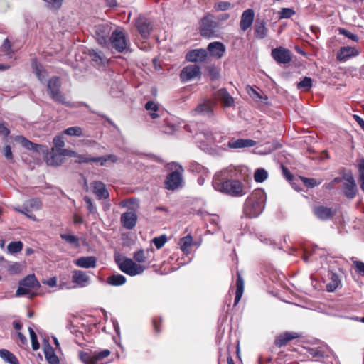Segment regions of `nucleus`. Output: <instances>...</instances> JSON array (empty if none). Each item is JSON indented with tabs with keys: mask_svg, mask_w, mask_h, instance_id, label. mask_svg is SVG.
<instances>
[{
	"mask_svg": "<svg viewBox=\"0 0 364 364\" xmlns=\"http://www.w3.org/2000/svg\"><path fill=\"white\" fill-rule=\"evenodd\" d=\"M240 171V167L230 165L215 173L213 179L214 189L232 197L245 196L247 190L237 178Z\"/></svg>",
	"mask_w": 364,
	"mask_h": 364,
	"instance_id": "nucleus-1",
	"label": "nucleus"
},
{
	"mask_svg": "<svg viewBox=\"0 0 364 364\" xmlns=\"http://www.w3.org/2000/svg\"><path fill=\"white\" fill-rule=\"evenodd\" d=\"M266 199V194L262 190L254 191L244 203V214L250 218L259 216L264 210Z\"/></svg>",
	"mask_w": 364,
	"mask_h": 364,
	"instance_id": "nucleus-2",
	"label": "nucleus"
},
{
	"mask_svg": "<svg viewBox=\"0 0 364 364\" xmlns=\"http://www.w3.org/2000/svg\"><path fill=\"white\" fill-rule=\"evenodd\" d=\"M61 80L58 77L50 78L47 85V92L50 97L55 102L65 105L68 107H73L74 105L67 100L64 94L60 91Z\"/></svg>",
	"mask_w": 364,
	"mask_h": 364,
	"instance_id": "nucleus-3",
	"label": "nucleus"
},
{
	"mask_svg": "<svg viewBox=\"0 0 364 364\" xmlns=\"http://www.w3.org/2000/svg\"><path fill=\"white\" fill-rule=\"evenodd\" d=\"M129 40L122 28H117L112 31L109 39V45L117 52L123 53L129 48Z\"/></svg>",
	"mask_w": 364,
	"mask_h": 364,
	"instance_id": "nucleus-4",
	"label": "nucleus"
},
{
	"mask_svg": "<svg viewBox=\"0 0 364 364\" xmlns=\"http://www.w3.org/2000/svg\"><path fill=\"white\" fill-rule=\"evenodd\" d=\"M120 270L129 276H136L141 274L146 267L135 263L132 259L124 258L121 261L116 259Z\"/></svg>",
	"mask_w": 364,
	"mask_h": 364,
	"instance_id": "nucleus-5",
	"label": "nucleus"
},
{
	"mask_svg": "<svg viewBox=\"0 0 364 364\" xmlns=\"http://www.w3.org/2000/svg\"><path fill=\"white\" fill-rule=\"evenodd\" d=\"M42 208V203L38 199H30L26 200L22 207L16 206L14 209L15 211L25 215L27 218L33 221L36 220V216L32 213L33 211L39 210Z\"/></svg>",
	"mask_w": 364,
	"mask_h": 364,
	"instance_id": "nucleus-6",
	"label": "nucleus"
},
{
	"mask_svg": "<svg viewBox=\"0 0 364 364\" xmlns=\"http://www.w3.org/2000/svg\"><path fill=\"white\" fill-rule=\"evenodd\" d=\"M112 31V26L109 24H99L95 28V38L100 45L107 47L109 45V39Z\"/></svg>",
	"mask_w": 364,
	"mask_h": 364,
	"instance_id": "nucleus-7",
	"label": "nucleus"
},
{
	"mask_svg": "<svg viewBox=\"0 0 364 364\" xmlns=\"http://www.w3.org/2000/svg\"><path fill=\"white\" fill-rule=\"evenodd\" d=\"M218 22L214 20L213 16L208 15L201 19L200 31L203 36L206 38L213 37L218 31Z\"/></svg>",
	"mask_w": 364,
	"mask_h": 364,
	"instance_id": "nucleus-8",
	"label": "nucleus"
},
{
	"mask_svg": "<svg viewBox=\"0 0 364 364\" xmlns=\"http://www.w3.org/2000/svg\"><path fill=\"white\" fill-rule=\"evenodd\" d=\"M35 287H39L40 284L34 274H29L20 281L16 295L17 296L26 295L29 293L31 288Z\"/></svg>",
	"mask_w": 364,
	"mask_h": 364,
	"instance_id": "nucleus-9",
	"label": "nucleus"
},
{
	"mask_svg": "<svg viewBox=\"0 0 364 364\" xmlns=\"http://www.w3.org/2000/svg\"><path fill=\"white\" fill-rule=\"evenodd\" d=\"M183 168L181 166L175 171L168 175L165 181V187L168 190H175L179 187L182 182Z\"/></svg>",
	"mask_w": 364,
	"mask_h": 364,
	"instance_id": "nucleus-10",
	"label": "nucleus"
},
{
	"mask_svg": "<svg viewBox=\"0 0 364 364\" xmlns=\"http://www.w3.org/2000/svg\"><path fill=\"white\" fill-rule=\"evenodd\" d=\"M271 55L276 62L286 64L291 60V51L285 48L279 47L272 50Z\"/></svg>",
	"mask_w": 364,
	"mask_h": 364,
	"instance_id": "nucleus-11",
	"label": "nucleus"
},
{
	"mask_svg": "<svg viewBox=\"0 0 364 364\" xmlns=\"http://www.w3.org/2000/svg\"><path fill=\"white\" fill-rule=\"evenodd\" d=\"M200 75V67L196 64H193L188 65L182 69L180 74V78L182 82H188Z\"/></svg>",
	"mask_w": 364,
	"mask_h": 364,
	"instance_id": "nucleus-12",
	"label": "nucleus"
},
{
	"mask_svg": "<svg viewBox=\"0 0 364 364\" xmlns=\"http://www.w3.org/2000/svg\"><path fill=\"white\" fill-rule=\"evenodd\" d=\"M343 190L345 196L348 199H353L356 196L358 188L353 176H346V181L343 183Z\"/></svg>",
	"mask_w": 364,
	"mask_h": 364,
	"instance_id": "nucleus-13",
	"label": "nucleus"
},
{
	"mask_svg": "<svg viewBox=\"0 0 364 364\" xmlns=\"http://www.w3.org/2000/svg\"><path fill=\"white\" fill-rule=\"evenodd\" d=\"M359 54L360 51L355 47L343 46L338 51L336 58L338 61H346L350 58L358 56Z\"/></svg>",
	"mask_w": 364,
	"mask_h": 364,
	"instance_id": "nucleus-14",
	"label": "nucleus"
},
{
	"mask_svg": "<svg viewBox=\"0 0 364 364\" xmlns=\"http://www.w3.org/2000/svg\"><path fill=\"white\" fill-rule=\"evenodd\" d=\"M135 25L138 31L143 38H147L149 36L150 32L152 30V26L149 19L143 16H139L136 19Z\"/></svg>",
	"mask_w": 364,
	"mask_h": 364,
	"instance_id": "nucleus-15",
	"label": "nucleus"
},
{
	"mask_svg": "<svg viewBox=\"0 0 364 364\" xmlns=\"http://www.w3.org/2000/svg\"><path fill=\"white\" fill-rule=\"evenodd\" d=\"M215 104L211 100H204L200 103L194 109L196 114L211 117L213 114V107Z\"/></svg>",
	"mask_w": 364,
	"mask_h": 364,
	"instance_id": "nucleus-16",
	"label": "nucleus"
},
{
	"mask_svg": "<svg viewBox=\"0 0 364 364\" xmlns=\"http://www.w3.org/2000/svg\"><path fill=\"white\" fill-rule=\"evenodd\" d=\"M255 18V12L252 9L245 10L241 16L240 22V29L243 31H247L252 24Z\"/></svg>",
	"mask_w": 364,
	"mask_h": 364,
	"instance_id": "nucleus-17",
	"label": "nucleus"
},
{
	"mask_svg": "<svg viewBox=\"0 0 364 364\" xmlns=\"http://www.w3.org/2000/svg\"><path fill=\"white\" fill-rule=\"evenodd\" d=\"M120 221L124 228L128 230H131L136 224V214L134 212H126L122 214L120 217Z\"/></svg>",
	"mask_w": 364,
	"mask_h": 364,
	"instance_id": "nucleus-18",
	"label": "nucleus"
},
{
	"mask_svg": "<svg viewBox=\"0 0 364 364\" xmlns=\"http://www.w3.org/2000/svg\"><path fill=\"white\" fill-rule=\"evenodd\" d=\"M256 145V141L249 139H237L228 142L227 146L230 149H237L252 147Z\"/></svg>",
	"mask_w": 364,
	"mask_h": 364,
	"instance_id": "nucleus-19",
	"label": "nucleus"
},
{
	"mask_svg": "<svg viewBox=\"0 0 364 364\" xmlns=\"http://www.w3.org/2000/svg\"><path fill=\"white\" fill-rule=\"evenodd\" d=\"M91 187L94 194L98 199H107L109 198V192L106 186L100 181H94L91 183Z\"/></svg>",
	"mask_w": 364,
	"mask_h": 364,
	"instance_id": "nucleus-20",
	"label": "nucleus"
},
{
	"mask_svg": "<svg viewBox=\"0 0 364 364\" xmlns=\"http://www.w3.org/2000/svg\"><path fill=\"white\" fill-rule=\"evenodd\" d=\"M208 50L210 52L212 56L217 58H221L225 53L226 48L223 43L215 41L208 44Z\"/></svg>",
	"mask_w": 364,
	"mask_h": 364,
	"instance_id": "nucleus-21",
	"label": "nucleus"
},
{
	"mask_svg": "<svg viewBox=\"0 0 364 364\" xmlns=\"http://www.w3.org/2000/svg\"><path fill=\"white\" fill-rule=\"evenodd\" d=\"M207 57V51L205 49H195L189 51L186 59L189 62H204Z\"/></svg>",
	"mask_w": 364,
	"mask_h": 364,
	"instance_id": "nucleus-22",
	"label": "nucleus"
},
{
	"mask_svg": "<svg viewBox=\"0 0 364 364\" xmlns=\"http://www.w3.org/2000/svg\"><path fill=\"white\" fill-rule=\"evenodd\" d=\"M255 36L258 39H264L268 33L266 22L263 19L257 18L254 25Z\"/></svg>",
	"mask_w": 364,
	"mask_h": 364,
	"instance_id": "nucleus-23",
	"label": "nucleus"
},
{
	"mask_svg": "<svg viewBox=\"0 0 364 364\" xmlns=\"http://www.w3.org/2000/svg\"><path fill=\"white\" fill-rule=\"evenodd\" d=\"M198 138L205 141L208 145L220 143L222 141L223 136L219 133L213 134L211 132H206L198 134Z\"/></svg>",
	"mask_w": 364,
	"mask_h": 364,
	"instance_id": "nucleus-24",
	"label": "nucleus"
},
{
	"mask_svg": "<svg viewBox=\"0 0 364 364\" xmlns=\"http://www.w3.org/2000/svg\"><path fill=\"white\" fill-rule=\"evenodd\" d=\"M45 160L46 164L49 166H58L63 163L64 158L60 152L55 153L53 150L46 154Z\"/></svg>",
	"mask_w": 364,
	"mask_h": 364,
	"instance_id": "nucleus-25",
	"label": "nucleus"
},
{
	"mask_svg": "<svg viewBox=\"0 0 364 364\" xmlns=\"http://www.w3.org/2000/svg\"><path fill=\"white\" fill-rule=\"evenodd\" d=\"M90 277L87 274L81 270H75L73 272L72 281L80 287H85L89 282Z\"/></svg>",
	"mask_w": 364,
	"mask_h": 364,
	"instance_id": "nucleus-26",
	"label": "nucleus"
},
{
	"mask_svg": "<svg viewBox=\"0 0 364 364\" xmlns=\"http://www.w3.org/2000/svg\"><path fill=\"white\" fill-rule=\"evenodd\" d=\"M75 264L82 268H94L97 264V258L93 256L80 257L75 260Z\"/></svg>",
	"mask_w": 364,
	"mask_h": 364,
	"instance_id": "nucleus-27",
	"label": "nucleus"
},
{
	"mask_svg": "<svg viewBox=\"0 0 364 364\" xmlns=\"http://www.w3.org/2000/svg\"><path fill=\"white\" fill-rule=\"evenodd\" d=\"M154 250L151 249L139 250L134 252V259L139 263H144L147 261L151 262L149 259L153 257Z\"/></svg>",
	"mask_w": 364,
	"mask_h": 364,
	"instance_id": "nucleus-28",
	"label": "nucleus"
},
{
	"mask_svg": "<svg viewBox=\"0 0 364 364\" xmlns=\"http://www.w3.org/2000/svg\"><path fill=\"white\" fill-rule=\"evenodd\" d=\"M297 338H299V335L296 333L285 332L277 337L274 343L277 346L282 347L286 345L289 341Z\"/></svg>",
	"mask_w": 364,
	"mask_h": 364,
	"instance_id": "nucleus-29",
	"label": "nucleus"
},
{
	"mask_svg": "<svg viewBox=\"0 0 364 364\" xmlns=\"http://www.w3.org/2000/svg\"><path fill=\"white\" fill-rule=\"evenodd\" d=\"M91 60L95 63V65L100 66L104 65L107 63V58L103 55L101 51H97L95 50H90L88 53Z\"/></svg>",
	"mask_w": 364,
	"mask_h": 364,
	"instance_id": "nucleus-30",
	"label": "nucleus"
},
{
	"mask_svg": "<svg viewBox=\"0 0 364 364\" xmlns=\"http://www.w3.org/2000/svg\"><path fill=\"white\" fill-rule=\"evenodd\" d=\"M44 355L49 364H60L58 357L56 355L53 347L48 344L44 348Z\"/></svg>",
	"mask_w": 364,
	"mask_h": 364,
	"instance_id": "nucleus-31",
	"label": "nucleus"
},
{
	"mask_svg": "<svg viewBox=\"0 0 364 364\" xmlns=\"http://www.w3.org/2000/svg\"><path fill=\"white\" fill-rule=\"evenodd\" d=\"M244 292V280L242 277L241 274L237 272V279H236V292H235V298L234 305H237L238 302L240 301L241 297Z\"/></svg>",
	"mask_w": 364,
	"mask_h": 364,
	"instance_id": "nucleus-32",
	"label": "nucleus"
},
{
	"mask_svg": "<svg viewBox=\"0 0 364 364\" xmlns=\"http://www.w3.org/2000/svg\"><path fill=\"white\" fill-rule=\"evenodd\" d=\"M314 212V214L321 220L330 219L333 215L332 210L324 206L316 207Z\"/></svg>",
	"mask_w": 364,
	"mask_h": 364,
	"instance_id": "nucleus-33",
	"label": "nucleus"
},
{
	"mask_svg": "<svg viewBox=\"0 0 364 364\" xmlns=\"http://www.w3.org/2000/svg\"><path fill=\"white\" fill-rule=\"evenodd\" d=\"M218 97L225 107H231L234 105L233 97L225 89H220L218 91Z\"/></svg>",
	"mask_w": 364,
	"mask_h": 364,
	"instance_id": "nucleus-34",
	"label": "nucleus"
},
{
	"mask_svg": "<svg viewBox=\"0 0 364 364\" xmlns=\"http://www.w3.org/2000/svg\"><path fill=\"white\" fill-rule=\"evenodd\" d=\"M341 284L339 276L333 272L329 273V282L326 285L327 291L329 292L334 291Z\"/></svg>",
	"mask_w": 364,
	"mask_h": 364,
	"instance_id": "nucleus-35",
	"label": "nucleus"
},
{
	"mask_svg": "<svg viewBox=\"0 0 364 364\" xmlns=\"http://www.w3.org/2000/svg\"><path fill=\"white\" fill-rule=\"evenodd\" d=\"M15 140L19 143L21 144V145L25 147L26 149L28 150H33L35 151L38 152L40 149L41 148V146L34 144L27 139H26L23 136H17L15 139Z\"/></svg>",
	"mask_w": 364,
	"mask_h": 364,
	"instance_id": "nucleus-36",
	"label": "nucleus"
},
{
	"mask_svg": "<svg viewBox=\"0 0 364 364\" xmlns=\"http://www.w3.org/2000/svg\"><path fill=\"white\" fill-rule=\"evenodd\" d=\"M180 248L186 255L191 252V247L193 245V237L191 235L182 237L179 242Z\"/></svg>",
	"mask_w": 364,
	"mask_h": 364,
	"instance_id": "nucleus-37",
	"label": "nucleus"
},
{
	"mask_svg": "<svg viewBox=\"0 0 364 364\" xmlns=\"http://www.w3.org/2000/svg\"><path fill=\"white\" fill-rule=\"evenodd\" d=\"M145 109L149 112V115L153 119H155L160 116L159 105L152 100L148 101L146 103Z\"/></svg>",
	"mask_w": 364,
	"mask_h": 364,
	"instance_id": "nucleus-38",
	"label": "nucleus"
},
{
	"mask_svg": "<svg viewBox=\"0 0 364 364\" xmlns=\"http://www.w3.org/2000/svg\"><path fill=\"white\" fill-rule=\"evenodd\" d=\"M0 357L9 364H19L17 358L14 354L6 349L0 350Z\"/></svg>",
	"mask_w": 364,
	"mask_h": 364,
	"instance_id": "nucleus-39",
	"label": "nucleus"
},
{
	"mask_svg": "<svg viewBox=\"0 0 364 364\" xmlns=\"http://www.w3.org/2000/svg\"><path fill=\"white\" fill-rule=\"evenodd\" d=\"M126 277L122 274H113L107 278V283L112 286H121L126 282Z\"/></svg>",
	"mask_w": 364,
	"mask_h": 364,
	"instance_id": "nucleus-40",
	"label": "nucleus"
},
{
	"mask_svg": "<svg viewBox=\"0 0 364 364\" xmlns=\"http://www.w3.org/2000/svg\"><path fill=\"white\" fill-rule=\"evenodd\" d=\"M358 181L362 191L364 193V159L358 160Z\"/></svg>",
	"mask_w": 364,
	"mask_h": 364,
	"instance_id": "nucleus-41",
	"label": "nucleus"
},
{
	"mask_svg": "<svg viewBox=\"0 0 364 364\" xmlns=\"http://www.w3.org/2000/svg\"><path fill=\"white\" fill-rule=\"evenodd\" d=\"M63 134L72 136H84V134L81 127L75 126L70 127L63 131Z\"/></svg>",
	"mask_w": 364,
	"mask_h": 364,
	"instance_id": "nucleus-42",
	"label": "nucleus"
},
{
	"mask_svg": "<svg viewBox=\"0 0 364 364\" xmlns=\"http://www.w3.org/2000/svg\"><path fill=\"white\" fill-rule=\"evenodd\" d=\"M23 246L21 241L11 242L8 245L7 250L10 254L18 253L22 250Z\"/></svg>",
	"mask_w": 364,
	"mask_h": 364,
	"instance_id": "nucleus-43",
	"label": "nucleus"
},
{
	"mask_svg": "<svg viewBox=\"0 0 364 364\" xmlns=\"http://www.w3.org/2000/svg\"><path fill=\"white\" fill-rule=\"evenodd\" d=\"M80 360L84 364H97V360H95V355H90L88 353L80 352L79 355Z\"/></svg>",
	"mask_w": 364,
	"mask_h": 364,
	"instance_id": "nucleus-44",
	"label": "nucleus"
},
{
	"mask_svg": "<svg viewBox=\"0 0 364 364\" xmlns=\"http://www.w3.org/2000/svg\"><path fill=\"white\" fill-rule=\"evenodd\" d=\"M268 176V173L264 168H257L254 174V179L257 183H262Z\"/></svg>",
	"mask_w": 364,
	"mask_h": 364,
	"instance_id": "nucleus-45",
	"label": "nucleus"
},
{
	"mask_svg": "<svg viewBox=\"0 0 364 364\" xmlns=\"http://www.w3.org/2000/svg\"><path fill=\"white\" fill-rule=\"evenodd\" d=\"M1 51L10 58L12 57L13 54L14 53V50L12 48L11 43L9 38H6L4 41V43L1 47Z\"/></svg>",
	"mask_w": 364,
	"mask_h": 364,
	"instance_id": "nucleus-46",
	"label": "nucleus"
},
{
	"mask_svg": "<svg viewBox=\"0 0 364 364\" xmlns=\"http://www.w3.org/2000/svg\"><path fill=\"white\" fill-rule=\"evenodd\" d=\"M312 87V80L311 77H305L298 84L297 87L304 91H309Z\"/></svg>",
	"mask_w": 364,
	"mask_h": 364,
	"instance_id": "nucleus-47",
	"label": "nucleus"
},
{
	"mask_svg": "<svg viewBox=\"0 0 364 364\" xmlns=\"http://www.w3.org/2000/svg\"><path fill=\"white\" fill-rule=\"evenodd\" d=\"M97 162H100L101 166H104L106 164L107 161H111L112 163H115L117 161V157L114 154H108L105 156H99L96 157Z\"/></svg>",
	"mask_w": 364,
	"mask_h": 364,
	"instance_id": "nucleus-48",
	"label": "nucleus"
},
{
	"mask_svg": "<svg viewBox=\"0 0 364 364\" xmlns=\"http://www.w3.org/2000/svg\"><path fill=\"white\" fill-rule=\"evenodd\" d=\"M23 267V265L20 262H11L7 269L11 274H16L21 272Z\"/></svg>",
	"mask_w": 364,
	"mask_h": 364,
	"instance_id": "nucleus-49",
	"label": "nucleus"
},
{
	"mask_svg": "<svg viewBox=\"0 0 364 364\" xmlns=\"http://www.w3.org/2000/svg\"><path fill=\"white\" fill-rule=\"evenodd\" d=\"M33 67L35 70V73L38 78V80L42 82H45V80L46 77V71L43 70L41 69V67L38 65L36 63H33Z\"/></svg>",
	"mask_w": 364,
	"mask_h": 364,
	"instance_id": "nucleus-50",
	"label": "nucleus"
},
{
	"mask_svg": "<svg viewBox=\"0 0 364 364\" xmlns=\"http://www.w3.org/2000/svg\"><path fill=\"white\" fill-rule=\"evenodd\" d=\"M232 7V5L229 1H218L215 4L214 8L216 11H227Z\"/></svg>",
	"mask_w": 364,
	"mask_h": 364,
	"instance_id": "nucleus-51",
	"label": "nucleus"
},
{
	"mask_svg": "<svg viewBox=\"0 0 364 364\" xmlns=\"http://www.w3.org/2000/svg\"><path fill=\"white\" fill-rule=\"evenodd\" d=\"M75 157L77 158L75 162L79 163V164L89 163V162H97L96 157H90L85 154H77V156H75Z\"/></svg>",
	"mask_w": 364,
	"mask_h": 364,
	"instance_id": "nucleus-52",
	"label": "nucleus"
},
{
	"mask_svg": "<svg viewBox=\"0 0 364 364\" xmlns=\"http://www.w3.org/2000/svg\"><path fill=\"white\" fill-rule=\"evenodd\" d=\"M152 242L157 249H160L167 242V237L166 235H162L159 237H154Z\"/></svg>",
	"mask_w": 364,
	"mask_h": 364,
	"instance_id": "nucleus-53",
	"label": "nucleus"
},
{
	"mask_svg": "<svg viewBox=\"0 0 364 364\" xmlns=\"http://www.w3.org/2000/svg\"><path fill=\"white\" fill-rule=\"evenodd\" d=\"M60 237L66 241L69 244H73L76 246L79 245V239L78 237L72 235H68V234H61Z\"/></svg>",
	"mask_w": 364,
	"mask_h": 364,
	"instance_id": "nucleus-54",
	"label": "nucleus"
},
{
	"mask_svg": "<svg viewBox=\"0 0 364 364\" xmlns=\"http://www.w3.org/2000/svg\"><path fill=\"white\" fill-rule=\"evenodd\" d=\"M338 33L339 34L345 36L346 37L352 40L353 41L357 42L359 40V38L357 35L348 31V30L343 28H339Z\"/></svg>",
	"mask_w": 364,
	"mask_h": 364,
	"instance_id": "nucleus-55",
	"label": "nucleus"
},
{
	"mask_svg": "<svg viewBox=\"0 0 364 364\" xmlns=\"http://www.w3.org/2000/svg\"><path fill=\"white\" fill-rule=\"evenodd\" d=\"M279 18H289L295 14L294 10L290 8H283L279 13Z\"/></svg>",
	"mask_w": 364,
	"mask_h": 364,
	"instance_id": "nucleus-56",
	"label": "nucleus"
},
{
	"mask_svg": "<svg viewBox=\"0 0 364 364\" xmlns=\"http://www.w3.org/2000/svg\"><path fill=\"white\" fill-rule=\"evenodd\" d=\"M110 355V351L109 350H104L97 353H95V360H97V364H104L102 360L105 358L108 357Z\"/></svg>",
	"mask_w": 364,
	"mask_h": 364,
	"instance_id": "nucleus-57",
	"label": "nucleus"
},
{
	"mask_svg": "<svg viewBox=\"0 0 364 364\" xmlns=\"http://www.w3.org/2000/svg\"><path fill=\"white\" fill-rule=\"evenodd\" d=\"M301 179L304 182V183L309 188H314L321 183V181H317L314 178H308L305 177H301Z\"/></svg>",
	"mask_w": 364,
	"mask_h": 364,
	"instance_id": "nucleus-58",
	"label": "nucleus"
},
{
	"mask_svg": "<svg viewBox=\"0 0 364 364\" xmlns=\"http://www.w3.org/2000/svg\"><path fill=\"white\" fill-rule=\"evenodd\" d=\"M84 200L86 203L87 208L89 213H91V214L96 213V212H97L96 211V207L92 203L91 198H89L88 196H85L84 197Z\"/></svg>",
	"mask_w": 364,
	"mask_h": 364,
	"instance_id": "nucleus-59",
	"label": "nucleus"
},
{
	"mask_svg": "<svg viewBox=\"0 0 364 364\" xmlns=\"http://www.w3.org/2000/svg\"><path fill=\"white\" fill-rule=\"evenodd\" d=\"M166 123L168 126L163 130L165 133L171 134L178 128V126L176 123L172 122L171 120L167 121Z\"/></svg>",
	"mask_w": 364,
	"mask_h": 364,
	"instance_id": "nucleus-60",
	"label": "nucleus"
},
{
	"mask_svg": "<svg viewBox=\"0 0 364 364\" xmlns=\"http://www.w3.org/2000/svg\"><path fill=\"white\" fill-rule=\"evenodd\" d=\"M247 92L249 95L256 101H259L262 98L261 95L251 87H247Z\"/></svg>",
	"mask_w": 364,
	"mask_h": 364,
	"instance_id": "nucleus-61",
	"label": "nucleus"
},
{
	"mask_svg": "<svg viewBox=\"0 0 364 364\" xmlns=\"http://www.w3.org/2000/svg\"><path fill=\"white\" fill-rule=\"evenodd\" d=\"M53 144L56 149L61 150V148L64 146L65 142L61 136H56L53 138Z\"/></svg>",
	"mask_w": 364,
	"mask_h": 364,
	"instance_id": "nucleus-62",
	"label": "nucleus"
},
{
	"mask_svg": "<svg viewBox=\"0 0 364 364\" xmlns=\"http://www.w3.org/2000/svg\"><path fill=\"white\" fill-rule=\"evenodd\" d=\"M342 181V178L340 177L334 178L331 182L328 183H325L323 187L326 189H333L336 185L341 183Z\"/></svg>",
	"mask_w": 364,
	"mask_h": 364,
	"instance_id": "nucleus-63",
	"label": "nucleus"
},
{
	"mask_svg": "<svg viewBox=\"0 0 364 364\" xmlns=\"http://www.w3.org/2000/svg\"><path fill=\"white\" fill-rule=\"evenodd\" d=\"M353 264L355 270L360 274L364 275V262L361 261H353Z\"/></svg>",
	"mask_w": 364,
	"mask_h": 364,
	"instance_id": "nucleus-64",
	"label": "nucleus"
}]
</instances>
